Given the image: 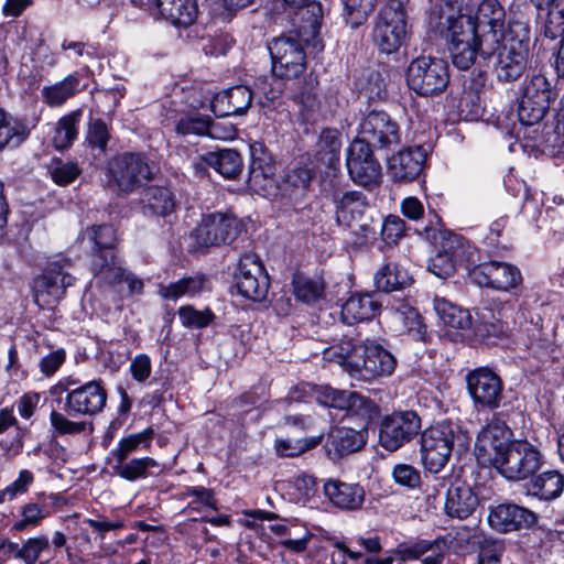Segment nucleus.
Listing matches in <instances>:
<instances>
[{
	"mask_svg": "<svg viewBox=\"0 0 564 564\" xmlns=\"http://www.w3.org/2000/svg\"><path fill=\"white\" fill-rule=\"evenodd\" d=\"M551 85L547 78L543 75L532 76V78L524 85L522 93V96L547 104L551 101Z\"/></svg>",
	"mask_w": 564,
	"mask_h": 564,
	"instance_id": "nucleus-56",
	"label": "nucleus"
},
{
	"mask_svg": "<svg viewBox=\"0 0 564 564\" xmlns=\"http://www.w3.org/2000/svg\"><path fill=\"white\" fill-rule=\"evenodd\" d=\"M550 104L533 100L530 97L521 96L518 117L522 124L532 126L540 122L545 116Z\"/></svg>",
	"mask_w": 564,
	"mask_h": 564,
	"instance_id": "nucleus-50",
	"label": "nucleus"
},
{
	"mask_svg": "<svg viewBox=\"0 0 564 564\" xmlns=\"http://www.w3.org/2000/svg\"><path fill=\"white\" fill-rule=\"evenodd\" d=\"M314 176V170L307 166L289 169L282 177L281 189L289 195L299 191H305L308 188Z\"/></svg>",
	"mask_w": 564,
	"mask_h": 564,
	"instance_id": "nucleus-46",
	"label": "nucleus"
},
{
	"mask_svg": "<svg viewBox=\"0 0 564 564\" xmlns=\"http://www.w3.org/2000/svg\"><path fill=\"white\" fill-rule=\"evenodd\" d=\"M319 442L321 437H308L301 440L276 438L274 448L279 456L295 457L315 447Z\"/></svg>",
	"mask_w": 564,
	"mask_h": 564,
	"instance_id": "nucleus-52",
	"label": "nucleus"
},
{
	"mask_svg": "<svg viewBox=\"0 0 564 564\" xmlns=\"http://www.w3.org/2000/svg\"><path fill=\"white\" fill-rule=\"evenodd\" d=\"M546 10L543 22V34L550 40H555L564 34V0L556 1Z\"/></svg>",
	"mask_w": 564,
	"mask_h": 564,
	"instance_id": "nucleus-48",
	"label": "nucleus"
},
{
	"mask_svg": "<svg viewBox=\"0 0 564 564\" xmlns=\"http://www.w3.org/2000/svg\"><path fill=\"white\" fill-rule=\"evenodd\" d=\"M268 48L272 59V74L276 78L292 79L306 68V56L300 41L291 36L273 39Z\"/></svg>",
	"mask_w": 564,
	"mask_h": 564,
	"instance_id": "nucleus-10",
	"label": "nucleus"
},
{
	"mask_svg": "<svg viewBox=\"0 0 564 564\" xmlns=\"http://www.w3.org/2000/svg\"><path fill=\"white\" fill-rule=\"evenodd\" d=\"M468 392L476 406L497 409L502 400V381L488 368L470 371L466 377Z\"/></svg>",
	"mask_w": 564,
	"mask_h": 564,
	"instance_id": "nucleus-19",
	"label": "nucleus"
},
{
	"mask_svg": "<svg viewBox=\"0 0 564 564\" xmlns=\"http://www.w3.org/2000/svg\"><path fill=\"white\" fill-rule=\"evenodd\" d=\"M202 160L206 161L208 166H212L225 178H237L243 169V161L240 153L232 149H221L213 152L202 154Z\"/></svg>",
	"mask_w": 564,
	"mask_h": 564,
	"instance_id": "nucleus-32",
	"label": "nucleus"
},
{
	"mask_svg": "<svg viewBox=\"0 0 564 564\" xmlns=\"http://www.w3.org/2000/svg\"><path fill=\"white\" fill-rule=\"evenodd\" d=\"M406 35V13L401 0L389 1L379 12L373 32V43L380 52L391 54L402 45Z\"/></svg>",
	"mask_w": 564,
	"mask_h": 564,
	"instance_id": "nucleus-6",
	"label": "nucleus"
},
{
	"mask_svg": "<svg viewBox=\"0 0 564 564\" xmlns=\"http://www.w3.org/2000/svg\"><path fill=\"white\" fill-rule=\"evenodd\" d=\"M293 290L296 299L304 303H313L322 296L324 286L317 280L296 275L293 280Z\"/></svg>",
	"mask_w": 564,
	"mask_h": 564,
	"instance_id": "nucleus-53",
	"label": "nucleus"
},
{
	"mask_svg": "<svg viewBox=\"0 0 564 564\" xmlns=\"http://www.w3.org/2000/svg\"><path fill=\"white\" fill-rule=\"evenodd\" d=\"M253 91L245 85H237L216 94L212 100V111L216 117L245 113L251 106Z\"/></svg>",
	"mask_w": 564,
	"mask_h": 564,
	"instance_id": "nucleus-25",
	"label": "nucleus"
},
{
	"mask_svg": "<svg viewBox=\"0 0 564 564\" xmlns=\"http://www.w3.org/2000/svg\"><path fill=\"white\" fill-rule=\"evenodd\" d=\"M107 392L99 381H90L84 386L68 390L64 410L70 416H93L105 408Z\"/></svg>",
	"mask_w": 564,
	"mask_h": 564,
	"instance_id": "nucleus-21",
	"label": "nucleus"
},
{
	"mask_svg": "<svg viewBox=\"0 0 564 564\" xmlns=\"http://www.w3.org/2000/svg\"><path fill=\"white\" fill-rule=\"evenodd\" d=\"M28 137L29 129L25 123L0 109V151L18 148Z\"/></svg>",
	"mask_w": 564,
	"mask_h": 564,
	"instance_id": "nucleus-38",
	"label": "nucleus"
},
{
	"mask_svg": "<svg viewBox=\"0 0 564 564\" xmlns=\"http://www.w3.org/2000/svg\"><path fill=\"white\" fill-rule=\"evenodd\" d=\"M316 400L322 405L345 411L348 415L360 419V430L336 427L328 436L330 446L339 456L359 451L366 443V425L378 414L376 403L358 392L336 390L330 387H321Z\"/></svg>",
	"mask_w": 564,
	"mask_h": 564,
	"instance_id": "nucleus-2",
	"label": "nucleus"
},
{
	"mask_svg": "<svg viewBox=\"0 0 564 564\" xmlns=\"http://www.w3.org/2000/svg\"><path fill=\"white\" fill-rule=\"evenodd\" d=\"M166 20L175 26L188 28L195 23L198 15L196 0H154Z\"/></svg>",
	"mask_w": 564,
	"mask_h": 564,
	"instance_id": "nucleus-29",
	"label": "nucleus"
},
{
	"mask_svg": "<svg viewBox=\"0 0 564 564\" xmlns=\"http://www.w3.org/2000/svg\"><path fill=\"white\" fill-rule=\"evenodd\" d=\"M478 497L470 486L464 482L452 484L446 492L445 513L451 518L467 519L478 506Z\"/></svg>",
	"mask_w": 564,
	"mask_h": 564,
	"instance_id": "nucleus-26",
	"label": "nucleus"
},
{
	"mask_svg": "<svg viewBox=\"0 0 564 564\" xmlns=\"http://www.w3.org/2000/svg\"><path fill=\"white\" fill-rule=\"evenodd\" d=\"M346 166L351 181L364 187H372L382 177L381 165L373 150L365 140H354L347 149Z\"/></svg>",
	"mask_w": 564,
	"mask_h": 564,
	"instance_id": "nucleus-14",
	"label": "nucleus"
},
{
	"mask_svg": "<svg viewBox=\"0 0 564 564\" xmlns=\"http://www.w3.org/2000/svg\"><path fill=\"white\" fill-rule=\"evenodd\" d=\"M505 552V543L502 540L487 538L481 544L479 561L482 564H499Z\"/></svg>",
	"mask_w": 564,
	"mask_h": 564,
	"instance_id": "nucleus-62",
	"label": "nucleus"
},
{
	"mask_svg": "<svg viewBox=\"0 0 564 564\" xmlns=\"http://www.w3.org/2000/svg\"><path fill=\"white\" fill-rule=\"evenodd\" d=\"M78 86L79 77L74 73L54 85L43 87L41 94L50 107H59L78 91Z\"/></svg>",
	"mask_w": 564,
	"mask_h": 564,
	"instance_id": "nucleus-40",
	"label": "nucleus"
},
{
	"mask_svg": "<svg viewBox=\"0 0 564 564\" xmlns=\"http://www.w3.org/2000/svg\"><path fill=\"white\" fill-rule=\"evenodd\" d=\"M82 112L73 111L62 117L55 124L52 143L57 150H64L74 142L78 134V123Z\"/></svg>",
	"mask_w": 564,
	"mask_h": 564,
	"instance_id": "nucleus-43",
	"label": "nucleus"
},
{
	"mask_svg": "<svg viewBox=\"0 0 564 564\" xmlns=\"http://www.w3.org/2000/svg\"><path fill=\"white\" fill-rule=\"evenodd\" d=\"M488 521L499 532H511L536 522L532 511L514 503H501L490 509Z\"/></svg>",
	"mask_w": 564,
	"mask_h": 564,
	"instance_id": "nucleus-24",
	"label": "nucleus"
},
{
	"mask_svg": "<svg viewBox=\"0 0 564 564\" xmlns=\"http://www.w3.org/2000/svg\"><path fill=\"white\" fill-rule=\"evenodd\" d=\"M85 236L95 245L91 265L98 256H107L108 262L116 261L112 251L116 242V236L111 226H93L86 230Z\"/></svg>",
	"mask_w": 564,
	"mask_h": 564,
	"instance_id": "nucleus-42",
	"label": "nucleus"
},
{
	"mask_svg": "<svg viewBox=\"0 0 564 564\" xmlns=\"http://www.w3.org/2000/svg\"><path fill=\"white\" fill-rule=\"evenodd\" d=\"M542 465L540 451L524 440L512 441L494 466L509 480H522L533 475Z\"/></svg>",
	"mask_w": 564,
	"mask_h": 564,
	"instance_id": "nucleus-8",
	"label": "nucleus"
},
{
	"mask_svg": "<svg viewBox=\"0 0 564 564\" xmlns=\"http://www.w3.org/2000/svg\"><path fill=\"white\" fill-rule=\"evenodd\" d=\"M239 232V223L231 214L213 213L205 215L195 229V238L203 247L230 243Z\"/></svg>",
	"mask_w": 564,
	"mask_h": 564,
	"instance_id": "nucleus-18",
	"label": "nucleus"
},
{
	"mask_svg": "<svg viewBox=\"0 0 564 564\" xmlns=\"http://www.w3.org/2000/svg\"><path fill=\"white\" fill-rule=\"evenodd\" d=\"M421 427V417L416 412H393L380 423L379 444L389 452H395L416 437Z\"/></svg>",
	"mask_w": 564,
	"mask_h": 564,
	"instance_id": "nucleus-11",
	"label": "nucleus"
},
{
	"mask_svg": "<svg viewBox=\"0 0 564 564\" xmlns=\"http://www.w3.org/2000/svg\"><path fill=\"white\" fill-rule=\"evenodd\" d=\"M377 0H345L344 18L351 28L361 25L376 7Z\"/></svg>",
	"mask_w": 564,
	"mask_h": 564,
	"instance_id": "nucleus-49",
	"label": "nucleus"
},
{
	"mask_svg": "<svg viewBox=\"0 0 564 564\" xmlns=\"http://www.w3.org/2000/svg\"><path fill=\"white\" fill-rule=\"evenodd\" d=\"M72 260L62 256L52 259L44 272L34 280L35 301L45 299L47 304L63 297L66 289L74 284L75 278L69 272Z\"/></svg>",
	"mask_w": 564,
	"mask_h": 564,
	"instance_id": "nucleus-15",
	"label": "nucleus"
},
{
	"mask_svg": "<svg viewBox=\"0 0 564 564\" xmlns=\"http://www.w3.org/2000/svg\"><path fill=\"white\" fill-rule=\"evenodd\" d=\"M203 276H191L182 279L160 289V295L167 300L176 301L183 295H196L204 288Z\"/></svg>",
	"mask_w": 564,
	"mask_h": 564,
	"instance_id": "nucleus-47",
	"label": "nucleus"
},
{
	"mask_svg": "<svg viewBox=\"0 0 564 564\" xmlns=\"http://www.w3.org/2000/svg\"><path fill=\"white\" fill-rule=\"evenodd\" d=\"M156 467H159V464L152 457L132 458L111 465L113 473L128 481L144 478L149 468Z\"/></svg>",
	"mask_w": 564,
	"mask_h": 564,
	"instance_id": "nucleus-45",
	"label": "nucleus"
},
{
	"mask_svg": "<svg viewBox=\"0 0 564 564\" xmlns=\"http://www.w3.org/2000/svg\"><path fill=\"white\" fill-rule=\"evenodd\" d=\"M429 24L445 37L453 64L459 69H469L480 55L479 29L474 15L443 1L430 13Z\"/></svg>",
	"mask_w": 564,
	"mask_h": 564,
	"instance_id": "nucleus-3",
	"label": "nucleus"
},
{
	"mask_svg": "<svg viewBox=\"0 0 564 564\" xmlns=\"http://www.w3.org/2000/svg\"><path fill=\"white\" fill-rule=\"evenodd\" d=\"M144 208L153 215L166 216L175 208L174 195L167 187L151 186L143 193Z\"/></svg>",
	"mask_w": 564,
	"mask_h": 564,
	"instance_id": "nucleus-41",
	"label": "nucleus"
},
{
	"mask_svg": "<svg viewBox=\"0 0 564 564\" xmlns=\"http://www.w3.org/2000/svg\"><path fill=\"white\" fill-rule=\"evenodd\" d=\"M474 19L479 29L480 55H490L498 47V41L507 36L505 9L498 0H482Z\"/></svg>",
	"mask_w": 564,
	"mask_h": 564,
	"instance_id": "nucleus-13",
	"label": "nucleus"
},
{
	"mask_svg": "<svg viewBox=\"0 0 564 564\" xmlns=\"http://www.w3.org/2000/svg\"><path fill=\"white\" fill-rule=\"evenodd\" d=\"M326 497L336 507L345 510H356L361 507L365 491L357 484H346L339 480H328L324 485Z\"/></svg>",
	"mask_w": 564,
	"mask_h": 564,
	"instance_id": "nucleus-27",
	"label": "nucleus"
},
{
	"mask_svg": "<svg viewBox=\"0 0 564 564\" xmlns=\"http://www.w3.org/2000/svg\"><path fill=\"white\" fill-rule=\"evenodd\" d=\"M497 46L490 55L480 56L484 58L496 56L494 72L499 82L511 83L518 80L528 66V41L506 36L498 41Z\"/></svg>",
	"mask_w": 564,
	"mask_h": 564,
	"instance_id": "nucleus-7",
	"label": "nucleus"
},
{
	"mask_svg": "<svg viewBox=\"0 0 564 564\" xmlns=\"http://www.w3.org/2000/svg\"><path fill=\"white\" fill-rule=\"evenodd\" d=\"M511 436L512 433L506 422L499 417H492L477 435L475 454L478 462L495 466L511 445Z\"/></svg>",
	"mask_w": 564,
	"mask_h": 564,
	"instance_id": "nucleus-16",
	"label": "nucleus"
},
{
	"mask_svg": "<svg viewBox=\"0 0 564 564\" xmlns=\"http://www.w3.org/2000/svg\"><path fill=\"white\" fill-rule=\"evenodd\" d=\"M387 315L393 324L394 330L399 333L417 329L421 325L419 312L408 303H400L387 311Z\"/></svg>",
	"mask_w": 564,
	"mask_h": 564,
	"instance_id": "nucleus-44",
	"label": "nucleus"
},
{
	"mask_svg": "<svg viewBox=\"0 0 564 564\" xmlns=\"http://www.w3.org/2000/svg\"><path fill=\"white\" fill-rule=\"evenodd\" d=\"M175 131L182 135H209L216 139H227L232 134V128L220 133L218 124L208 116L193 113L183 116L176 123Z\"/></svg>",
	"mask_w": 564,
	"mask_h": 564,
	"instance_id": "nucleus-31",
	"label": "nucleus"
},
{
	"mask_svg": "<svg viewBox=\"0 0 564 564\" xmlns=\"http://www.w3.org/2000/svg\"><path fill=\"white\" fill-rule=\"evenodd\" d=\"M379 308V303L370 294L351 295L341 307V318L347 324L370 319Z\"/></svg>",
	"mask_w": 564,
	"mask_h": 564,
	"instance_id": "nucleus-34",
	"label": "nucleus"
},
{
	"mask_svg": "<svg viewBox=\"0 0 564 564\" xmlns=\"http://www.w3.org/2000/svg\"><path fill=\"white\" fill-rule=\"evenodd\" d=\"M50 550V541L45 535L30 538L22 544L20 560L25 564H35L40 556Z\"/></svg>",
	"mask_w": 564,
	"mask_h": 564,
	"instance_id": "nucleus-58",
	"label": "nucleus"
},
{
	"mask_svg": "<svg viewBox=\"0 0 564 564\" xmlns=\"http://www.w3.org/2000/svg\"><path fill=\"white\" fill-rule=\"evenodd\" d=\"M469 275L479 286L498 291L514 289L522 281L521 272L516 265L500 261L480 263L470 270Z\"/></svg>",
	"mask_w": 564,
	"mask_h": 564,
	"instance_id": "nucleus-20",
	"label": "nucleus"
},
{
	"mask_svg": "<svg viewBox=\"0 0 564 564\" xmlns=\"http://www.w3.org/2000/svg\"><path fill=\"white\" fill-rule=\"evenodd\" d=\"M275 166L270 160L254 158L249 167L248 186L251 191L269 195L275 187Z\"/></svg>",
	"mask_w": 564,
	"mask_h": 564,
	"instance_id": "nucleus-35",
	"label": "nucleus"
},
{
	"mask_svg": "<svg viewBox=\"0 0 564 564\" xmlns=\"http://www.w3.org/2000/svg\"><path fill=\"white\" fill-rule=\"evenodd\" d=\"M470 437L462 426L444 420L427 427L421 435V457L424 468L438 474L447 465L452 453L465 452Z\"/></svg>",
	"mask_w": 564,
	"mask_h": 564,
	"instance_id": "nucleus-4",
	"label": "nucleus"
},
{
	"mask_svg": "<svg viewBox=\"0 0 564 564\" xmlns=\"http://www.w3.org/2000/svg\"><path fill=\"white\" fill-rule=\"evenodd\" d=\"M329 198L335 206L336 221L339 226L354 228L362 220L367 203L361 192L334 189Z\"/></svg>",
	"mask_w": 564,
	"mask_h": 564,
	"instance_id": "nucleus-23",
	"label": "nucleus"
},
{
	"mask_svg": "<svg viewBox=\"0 0 564 564\" xmlns=\"http://www.w3.org/2000/svg\"><path fill=\"white\" fill-rule=\"evenodd\" d=\"M236 288L246 299L262 301L269 290V276L259 258L253 253H245L238 263Z\"/></svg>",
	"mask_w": 564,
	"mask_h": 564,
	"instance_id": "nucleus-17",
	"label": "nucleus"
},
{
	"mask_svg": "<svg viewBox=\"0 0 564 564\" xmlns=\"http://www.w3.org/2000/svg\"><path fill=\"white\" fill-rule=\"evenodd\" d=\"M359 135L356 140H365L371 148L389 149L401 143L402 133L399 123L386 111L372 110L359 122Z\"/></svg>",
	"mask_w": 564,
	"mask_h": 564,
	"instance_id": "nucleus-12",
	"label": "nucleus"
},
{
	"mask_svg": "<svg viewBox=\"0 0 564 564\" xmlns=\"http://www.w3.org/2000/svg\"><path fill=\"white\" fill-rule=\"evenodd\" d=\"M448 82V66L444 59L438 57L419 56L410 63L406 70L409 87L421 96L442 93Z\"/></svg>",
	"mask_w": 564,
	"mask_h": 564,
	"instance_id": "nucleus-5",
	"label": "nucleus"
},
{
	"mask_svg": "<svg viewBox=\"0 0 564 564\" xmlns=\"http://www.w3.org/2000/svg\"><path fill=\"white\" fill-rule=\"evenodd\" d=\"M457 260L454 256L446 252H437L430 259L429 270L436 276L445 279L451 276L456 270Z\"/></svg>",
	"mask_w": 564,
	"mask_h": 564,
	"instance_id": "nucleus-61",
	"label": "nucleus"
},
{
	"mask_svg": "<svg viewBox=\"0 0 564 564\" xmlns=\"http://www.w3.org/2000/svg\"><path fill=\"white\" fill-rule=\"evenodd\" d=\"M50 422L56 435H76L84 432H93V424L89 422L72 421L61 412L52 411Z\"/></svg>",
	"mask_w": 564,
	"mask_h": 564,
	"instance_id": "nucleus-51",
	"label": "nucleus"
},
{
	"mask_svg": "<svg viewBox=\"0 0 564 564\" xmlns=\"http://www.w3.org/2000/svg\"><path fill=\"white\" fill-rule=\"evenodd\" d=\"M425 161L422 147L403 149L388 160V175L397 184L412 183L422 174Z\"/></svg>",
	"mask_w": 564,
	"mask_h": 564,
	"instance_id": "nucleus-22",
	"label": "nucleus"
},
{
	"mask_svg": "<svg viewBox=\"0 0 564 564\" xmlns=\"http://www.w3.org/2000/svg\"><path fill=\"white\" fill-rule=\"evenodd\" d=\"M405 223L395 215H389L381 228L382 239L387 243H395L404 234Z\"/></svg>",
	"mask_w": 564,
	"mask_h": 564,
	"instance_id": "nucleus-63",
	"label": "nucleus"
},
{
	"mask_svg": "<svg viewBox=\"0 0 564 564\" xmlns=\"http://www.w3.org/2000/svg\"><path fill=\"white\" fill-rule=\"evenodd\" d=\"M564 489V478L555 470L545 471L535 477L529 487V494L543 500L557 498Z\"/></svg>",
	"mask_w": 564,
	"mask_h": 564,
	"instance_id": "nucleus-39",
	"label": "nucleus"
},
{
	"mask_svg": "<svg viewBox=\"0 0 564 564\" xmlns=\"http://www.w3.org/2000/svg\"><path fill=\"white\" fill-rule=\"evenodd\" d=\"M178 316L184 326L194 328L207 326L213 318V314L209 310L197 311L189 305L182 306L178 310Z\"/></svg>",
	"mask_w": 564,
	"mask_h": 564,
	"instance_id": "nucleus-59",
	"label": "nucleus"
},
{
	"mask_svg": "<svg viewBox=\"0 0 564 564\" xmlns=\"http://www.w3.org/2000/svg\"><path fill=\"white\" fill-rule=\"evenodd\" d=\"M47 513L45 506L29 502L21 510V520L17 521L12 528L13 530L21 532L29 527H37Z\"/></svg>",
	"mask_w": 564,
	"mask_h": 564,
	"instance_id": "nucleus-55",
	"label": "nucleus"
},
{
	"mask_svg": "<svg viewBox=\"0 0 564 564\" xmlns=\"http://www.w3.org/2000/svg\"><path fill=\"white\" fill-rule=\"evenodd\" d=\"M375 285L382 292L401 290L411 284L408 270L395 262H387L373 275Z\"/></svg>",
	"mask_w": 564,
	"mask_h": 564,
	"instance_id": "nucleus-33",
	"label": "nucleus"
},
{
	"mask_svg": "<svg viewBox=\"0 0 564 564\" xmlns=\"http://www.w3.org/2000/svg\"><path fill=\"white\" fill-rule=\"evenodd\" d=\"M323 358L339 365L351 378L362 381L388 377L397 366L395 357L381 345L350 334H345L337 343L325 348Z\"/></svg>",
	"mask_w": 564,
	"mask_h": 564,
	"instance_id": "nucleus-1",
	"label": "nucleus"
},
{
	"mask_svg": "<svg viewBox=\"0 0 564 564\" xmlns=\"http://www.w3.org/2000/svg\"><path fill=\"white\" fill-rule=\"evenodd\" d=\"M109 174L119 191L131 193L152 178L153 169L142 154L126 152L109 162Z\"/></svg>",
	"mask_w": 564,
	"mask_h": 564,
	"instance_id": "nucleus-9",
	"label": "nucleus"
},
{
	"mask_svg": "<svg viewBox=\"0 0 564 564\" xmlns=\"http://www.w3.org/2000/svg\"><path fill=\"white\" fill-rule=\"evenodd\" d=\"M93 272L108 284H120L124 282L130 293H140L143 289V282L141 280L126 272L116 261L108 262L107 256H98L93 264Z\"/></svg>",
	"mask_w": 564,
	"mask_h": 564,
	"instance_id": "nucleus-28",
	"label": "nucleus"
},
{
	"mask_svg": "<svg viewBox=\"0 0 564 564\" xmlns=\"http://www.w3.org/2000/svg\"><path fill=\"white\" fill-rule=\"evenodd\" d=\"M440 237V252L454 256L456 260L463 257L465 240L462 236L454 232H441Z\"/></svg>",
	"mask_w": 564,
	"mask_h": 564,
	"instance_id": "nucleus-64",
	"label": "nucleus"
},
{
	"mask_svg": "<svg viewBox=\"0 0 564 564\" xmlns=\"http://www.w3.org/2000/svg\"><path fill=\"white\" fill-rule=\"evenodd\" d=\"M393 480L403 487L414 489L421 482L420 471L412 465L398 464L392 469Z\"/></svg>",
	"mask_w": 564,
	"mask_h": 564,
	"instance_id": "nucleus-60",
	"label": "nucleus"
},
{
	"mask_svg": "<svg viewBox=\"0 0 564 564\" xmlns=\"http://www.w3.org/2000/svg\"><path fill=\"white\" fill-rule=\"evenodd\" d=\"M434 310L444 325L451 328L469 330L473 327V317L469 311L444 297L434 299Z\"/></svg>",
	"mask_w": 564,
	"mask_h": 564,
	"instance_id": "nucleus-36",
	"label": "nucleus"
},
{
	"mask_svg": "<svg viewBox=\"0 0 564 564\" xmlns=\"http://www.w3.org/2000/svg\"><path fill=\"white\" fill-rule=\"evenodd\" d=\"M254 87L253 96H258L259 102L262 105L278 99L283 90L282 84L278 79L268 76L257 78Z\"/></svg>",
	"mask_w": 564,
	"mask_h": 564,
	"instance_id": "nucleus-57",
	"label": "nucleus"
},
{
	"mask_svg": "<svg viewBox=\"0 0 564 564\" xmlns=\"http://www.w3.org/2000/svg\"><path fill=\"white\" fill-rule=\"evenodd\" d=\"M47 169L52 180L61 186L70 184L80 174L75 162H64L61 159H53Z\"/></svg>",
	"mask_w": 564,
	"mask_h": 564,
	"instance_id": "nucleus-54",
	"label": "nucleus"
},
{
	"mask_svg": "<svg viewBox=\"0 0 564 564\" xmlns=\"http://www.w3.org/2000/svg\"><path fill=\"white\" fill-rule=\"evenodd\" d=\"M154 436V431L148 427L141 432L129 434L122 437L117 446L109 452L111 464L127 460L133 453L140 448H149Z\"/></svg>",
	"mask_w": 564,
	"mask_h": 564,
	"instance_id": "nucleus-37",
	"label": "nucleus"
},
{
	"mask_svg": "<svg viewBox=\"0 0 564 564\" xmlns=\"http://www.w3.org/2000/svg\"><path fill=\"white\" fill-rule=\"evenodd\" d=\"M341 133L335 128L321 131L315 144V158L327 169L335 170L340 161Z\"/></svg>",
	"mask_w": 564,
	"mask_h": 564,
	"instance_id": "nucleus-30",
	"label": "nucleus"
}]
</instances>
